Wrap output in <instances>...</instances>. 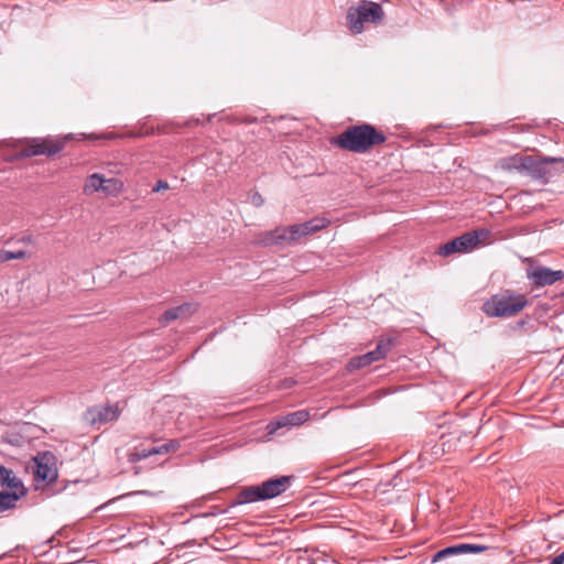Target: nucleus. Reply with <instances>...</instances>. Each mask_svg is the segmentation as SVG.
Wrapping results in <instances>:
<instances>
[{"label": "nucleus", "instance_id": "obj_2", "mask_svg": "<svg viewBox=\"0 0 564 564\" xmlns=\"http://www.w3.org/2000/svg\"><path fill=\"white\" fill-rule=\"evenodd\" d=\"M293 478L294 476L274 477L263 481L261 485L246 487L238 492L229 507L234 508L245 503L275 498L286 491Z\"/></svg>", "mask_w": 564, "mask_h": 564}, {"label": "nucleus", "instance_id": "obj_12", "mask_svg": "<svg viewBox=\"0 0 564 564\" xmlns=\"http://www.w3.org/2000/svg\"><path fill=\"white\" fill-rule=\"evenodd\" d=\"M488 236L489 231L485 228L470 230L457 237V242L460 246V250L467 252L476 248L482 240L487 239Z\"/></svg>", "mask_w": 564, "mask_h": 564}, {"label": "nucleus", "instance_id": "obj_8", "mask_svg": "<svg viewBox=\"0 0 564 564\" xmlns=\"http://www.w3.org/2000/svg\"><path fill=\"white\" fill-rule=\"evenodd\" d=\"M393 345H394V341L392 338L380 339L377 344L376 349H373L367 354L352 357L346 366L347 370L348 371L358 370V369H361L364 367L371 365L375 361L383 359L387 356V354L391 350Z\"/></svg>", "mask_w": 564, "mask_h": 564}, {"label": "nucleus", "instance_id": "obj_1", "mask_svg": "<svg viewBox=\"0 0 564 564\" xmlns=\"http://www.w3.org/2000/svg\"><path fill=\"white\" fill-rule=\"evenodd\" d=\"M386 141V134L375 126L360 123L348 127L340 134L334 137L330 143L349 152L366 153Z\"/></svg>", "mask_w": 564, "mask_h": 564}, {"label": "nucleus", "instance_id": "obj_24", "mask_svg": "<svg viewBox=\"0 0 564 564\" xmlns=\"http://www.w3.org/2000/svg\"><path fill=\"white\" fill-rule=\"evenodd\" d=\"M288 426L284 415L276 417L268 423L267 430L269 434L275 433L278 430Z\"/></svg>", "mask_w": 564, "mask_h": 564}, {"label": "nucleus", "instance_id": "obj_36", "mask_svg": "<svg viewBox=\"0 0 564 564\" xmlns=\"http://www.w3.org/2000/svg\"><path fill=\"white\" fill-rule=\"evenodd\" d=\"M257 121H258V119L254 118V117H247V118L241 120V122H245V123H248V124L249 123H256Z\"/></svg>", "mask_w": 564, "mask_h": 564}, {"label": "nucleus", "instance_id": "obj_31", "mask_svg": "<svg viewBox=\"0 0 564 564\" xmlns=\"http://www.w3.org/2000/svg\"><path fill=\"white\" fill-rule=\"evenodd\" d=\"M166 444H167L170 453L177 451L180 448V446H181V443H180L178 440H171Z\"/></svg>", "mask_w": 564, "mask_h": 564}, {"label": "nucleus", "instance_id": "obj_9", "mask_svg": "<svg viewBox=\"0 0 564 564\" xmlns=\"http://www.w3.org/2000/svg\"><path fill=\"white\" fill-rule=\"evenodd\" d=\"M120 413L121 410L118 404L94 405L85 411L83 417L89 425L100 426L117 421Z\"/></svg>", "mask_w": 564, "mask_h": 564}, {"label": "nucleus", "instance_id": "obj_6", "mask_svg": "<svg viewBox=\"0 0 564 564\" xmlns=\"http://www.w3.org/2000/svg\"><path fill=\"white\" fill-rule=\"evenodd\" d=\"M524 172L533 180L542 184L549 183L550 178L564 170V158L543 156L536 159L528 155L524 161Z\"/></svg>", "mask_w": 564, "mask_h": 564}, {"label": "nucleus", "instance_id": "obj_7", "mask_svg": "<svg viewBox=\"0 0 564 564\" xmlns=\"http://www.w3.org/2000/svg\"><path fill=\"white\" fill-rule=\"evenodd\" d=\"M303 237L300 224L288 227H276L273 230L261 232L257 236L256 243L260 246L290 245Z\"/></svg>", "mask_w": 564, "mask_h": 564}, {"label": "nucleus", "instance_id": "obj_21", "mask_svg": "<svg viewBox=\"0 0 564 564\" xmlns=\"http://www.w3.org/2000/svg\"><path fill=\"white\" fill-rule=\"evenodd\" d=\"M122 182L118 178H105L101 191L108 195H117L122 189Z\"/></svg>", "mask_w": 564, "mask_h": 564}, {"label": "nucleus", "instance_id": "obj_13", "mask_svg": "<svg viewBox=\"0 0 564 564\" xmlns=\"http://www.w3.org/2000/svg\"><path fill=\"white\" fill-rule=\"evenodd\" d=\"M35 155V141L24 144L18 141L13 144L11 153L6 154L7 161H19L25 158H32Z\"/></svg>", "mask_w": 564, "mask_h": 564}, {"label": "nucleus", "instance_id": "obj_34", "mask_svg": "<svg viewBox=\"0 0 564 564\" xmlns=\"http://www.w3.org/2000/svg\"><path fill=\"white\" fill-rule=\"evenodd\" d=\"M29 469L33 474V477L35 478V456H32L29 462Z\"/></svg>", "mask_w": 564, "mask_h": 564}, {"label": "nucleus", "instance_id": "obj_23", "mask_svg": "<svg viewBox=\"0 0 564 564\" xmlns=\"http://www.w3.org/2000/svg\"><path fill=\"white\" fill-rule=\"evenodd\" d=\"M154 455L153 447L150 448H143V449H134L128 455V460L130 463H137L142 459H145L150 456Z\"/></svg>", "mask_w": 564, "mask_h": 564}, {"label": "nucleus", "instance_id": "obj_22", "mask_svg": "<svg viewBox=\"0 0 564 564\" xmlns=\"http://www.w3.org/2000/svg\"><path fill=\"white\" fill-rule=\"evenodd\" d=\"M457 241H458V239L456 237L453 240L441 246L437 251L438 254H441L443 257H447V256H451L456 252H463V250H460V246L458 245Z\"/></svg>", "mask_w": 564, "mask_h": 564}, {"label": "nucleus", "instance_id": "obj_20", "mask_svg": "<svg viewBox=\"0 0 564 564\" xmlns=\"http://www.w3.org/2000/svg\"><path fill=\"white\" fill-rule=\"evenodd\" d=\"M284 417L288 426H299L308 420L310 413L306 410H300L288 413Z\"/></svg>", "mask_w": 564, "mask_h": 564}, {"label": "nucleus", "instance_id": "obj_39", "mask_svg": "<svg viewBox=\"0 0 564 564\" xmlns=\"http://www.w3.org/2000/svg\"><path fill=\"white\" fill-rule=\"evenodd\" d=\"M48 542H50V539H46V540L42 543V545H43V546H46V545L48 544Z\"/></svg>", "mask_w": 564, "mask_h": 564}, {"label": "nucleus", "instance_id": "obj_14", "mask_svg": "<svg viewBox=\"0 0 564 564\" xmlns=\"http://www.w3.org/2000/svg\"><path fill=\"white\" fill-rule=\"evenodd\" d=\"M192 305L188 304V303H184L180 306H176V307H172V308H169L166 310L162 316L160 317V323L161 324H169L170 322L172 321H175V319H178V318H183L187 315H191L192 314Z\"/></svg>", "mask_w": 564, "mask_h": 564}, {"label": "nucleus", "instance_id": "obj_19", "mask_svg": "<svg viewBox=\"0 0 564 564\" xmlns=\"http://www.w3.org/2000/svg\"><path fill=\"white\" fill-rule=\"evenodd\" d=\"M524 161L525 156L516 154L513 156L503 158L500 161V165L503 170H518L523 171L524 170Z\"/></svg>", "mask_w": 564, "mask_h": 564}, {"label": "nucleus", "instance_id": "obj_29", "mask_svg": "<svg viewBox=\"0 0 564 564\" xmlns=\"http://www.w3.org/2000/svg\"><path fill=\"white\" fill-rule=\"evenodd\" d=\"M166 188H169V184H167V182H166V181H163V180H159V181L155 183V185L153 186L152 191H153L154 193H158V192H160V191H162V189H166Z\"/></svg>", "mask_w": 564, "mask_h": 564}, {"label": "nucleus", "instance_id": "obj_17", "mask_svg": "<svg viewBox=\"0 0 564 564\" xmlns=\"http://www.w3.org/2000/svg\"><path fill=\"white\" fill-rule=\"evenodd\" d=\"M528 278L538 288L552 285L551 269L546 267L539 265L534 268L532 271L528 272Z\"/></svg>", "mask_w": 564, "mask_h": 564}, {"label": "nucleus", "instance_id": "obj_10", "mask_svg": "<svg viewBox=\"0 0 564 564\" xmlns=\"http://www.w3.org/2000/svg\"><path fill=\"white\" fill-rule=\"evenodd\" d=\"M488 550V546L476 543H458L437 551L433 554L431 562L436 563L451 556H457L467 553H480Z\"/></svg>", "mask_w": 564, "mask_h": 564}, {"label": "nucleus", "instance_id": "obj_26", "mask_svg": "<svg viewBox=\"0 0 564 564\" xmlns=\"http://www.w3.org/2000/svg\"><path fill=\"white\" fill-rule=\"evenodd\" d=\"M26 254V251L23 250V249H18V250H7V259L8 261L10 260H15V259H22L24 258Z\"/></svg>", "mask_w": 564, "mask_h": 564}, {"label": "nucleus", "instance_id": "obj_11", "mask_svg": "<svg viewBox=\"0 0 564 564\" xmlns=\"http://www.w3.org/2000/svg\"><path fill=\"white\" fill-rule=\"evenodd\" d=\"M73 139V134H67L62 139L37 138V155L53 156L61 152L67 140Z\"/></svg>", "mask_w": 564, "mask_h": 564}, {"label": "nucleus", "instance_id": "obj_25", "mask_svg": "<svg viewBox=\"0 0 564 564\" xmlns=\"http://www.w3.org/2000/svg\"><path fill=\"white\" fill-rule=\"evenodd\" d=\"M328 224L329 221L325 218H312L307 220V225L312 226L315 232L325 228Z\"/></svg>", "mask_w": 564, "mask_h": 564}, {"label": "nucleus", "instance_id": "obj_38", "mask_svg": "<svg viewBox=\"0 0 564 564\" xmlns=\"http://www.w3.org/2000/svg\"><path fill=\"white\" fill-rule=\"evenodd\" d=\"M85 138H88V139H91V140H97V139H100L99 135H95V134H89V135H85L83 134Z\"/></svg>", "mask_w": 564, "mask_h": 564}, {"label": "nucleus", "instance_id": "obj_4", "mask_svg": "<svg viewBox=\"0 0 564 564\" xmlns=\"http://www.w3.org/2000/svg\"><path fill=\"white\" fill-rule=\"evenodd\" d=\"M58 459L50 451L37 452V497L48 498L65 489V485L52 489L58 479Z\"/></svg>", "mask_w": 564, "mask_h": 564}, {"label": "nucleus", "instance_id": "obj_15", "mask_svg": "<svg viewBox=\"0 0 564 564\" xmlns=\"http://www.w3.org/2000/svg\"><path fill=\"white\" fill-rule=\"evenodd\" d=\"M0 484L7 486L10 490L25 491L21 480L13 474V471L3 465H0Z\"/></svg>", "mask_w": 564, "mask_h": 564}, {"label": "nucleus", "instance_id": "obj_27", "mask_svg": "<svg viewBox=\"0 0 564 564\" xmlns=\"http://www.w3.org/2000/svg\"><path fill=\"white\" fill-rule=\"evenodd\" d=\"M249 198L251 204L256 207H260L264 204V198L259 192H251Z\"/></svg>", "mask_w": 564, "mask_h": 564}, {"label": "nucleus", "instance_id": "obj_30", "mask_svg": "<svg viewBox=\"0 0 564 564\" xmlns=\"http://www.w3.org/2000/svg\"><path fill=\"white\" fill-rule=\"evenodd\" d=\"M153 453H154V455H162V454L170 453L167 444L165 443V444H163L161 446H153Z\"/></svg>", "mask_w": 564, "mask_h": 564}, {"label": "nucleus", "instance_id": "obj_37", "mask_svg": "<svg viewBox=\"0 0 564 564\" xmlns=\"http://www.w3.org/2000/svg\"><path fill=\"white\" fill-rule=\"evenodd\" d=\"M528 323H529L528 319H520L516 324H517V327L523 328Z\"/></svg>", "mask_w": 564, "mask_h": 564}, {"label": "nucleus", "instance_id": "obj_16", "mask_svg": "<svg viewBox=\"0 0 564 564\" xmlns=\"http://www.w3.org/2000/svg\"><path fill=\"white\" fill-rule=\"evenodd\" d=\"M25 495V491L3 490L0 491V513L14 509L18 500Z\"/></svg>", "mask_w": 564, "mask_h": 564}, {"label": "nucleus", "instance_id": "obj_32", "mask_svg": "<svg viewBox=\"0 0 564 564\" xmlns=\"http://www.w3.org/2000/svg\"><path fill=\"white\" fill-rule=\"evenodd\" d=\"M301 230L303 231V236L315 232L312 226L307 225V221L300 224Z\"/></svg>", "mask_w": 564, "mask_h": 564}, {"label": "nucleus", "instance_id": "obj_18", "mask_svg": "<svg viewBox=\"0 0 564 564\" xmlns=\"http://www.w3.org/2000/svg\"><path fill=\"white\" fill-rule=\"evenodd\" d=\"M105 177L99 173H94L90 176H88L85 186H84V193L85 194H93L98 191H101L104 187Z\"/></svg>", "mask_w": 564, "mask_h": 564}, {"label": "nucleus", "instance_id": "obj_33", "mask_svg": "<svg viewBox=\"0 0 564 564\" xmlns=\"http://www.w3.org/2000/svg\"><path fill=\"white\" fill-rule=\"evenodd\" d=\"M549 564H564V551L556 555Z\"/></svg>", "mask_w": 564, "mask_h": 564}, {"label": "nucleus", "instance_id": "obj_35", "mask_svg": "<svg viewBox=\"0 0 564 564\" xmlns=\"http://www.w3.org/2000/svg\"><path fill=\"white\" fill-rule=\"evenodd\" d=\"M6 256H7V250L6 249H1L0 250V263H4V262L8 261Z\"/></svg>", "mask_w": 564, "mask_h": 564}, {"label": "nucleus", "instance_id": "obj_3", "mask_svg": "<svg viewBox=\"0 0 564 564\" xmlns=\"http://www.w3.org/2000/svg\"><path fill=\"white\" fill-rule=\"evenodd\" d=\"M528 303L525 295L506 290L490 296L482 304L481 310L488 317H512L521 312Z\"/></svg>", "mask_w": 564, "mask_h": 564}, {"label": "nucleus", "instance_id": "obj_5", "mask_svg": "<svg viewBox=\"0 0 564 564\" xmlns=\"http://www.w3.org/2000/svg\"><path fill=\"white\" fill-rule=\"evenodd\" d=\"M383 15V10L379 3L362 0L357 8L350 7L348 9L346 19L349 30L355 34H359L364 31V23L378 24L382 22Z\"/></svg>", "mask_w": 564, "mask_h": 564}, {"label": "nucleus", "instance_id": "obj_28", "mask_svg": "<svg viewBox=\"0 0 564 564\" xmlns=\"http://www.w3.org/2000/svg\"><path fill=\"white\" fill-rule=\"evenodd\" d=\"M564 278L563 270H552L551 269V282L554 284L555 282L562 280Z\"/></svg>", "mask_w": 564, "mask_h": 564}]
</instances>
